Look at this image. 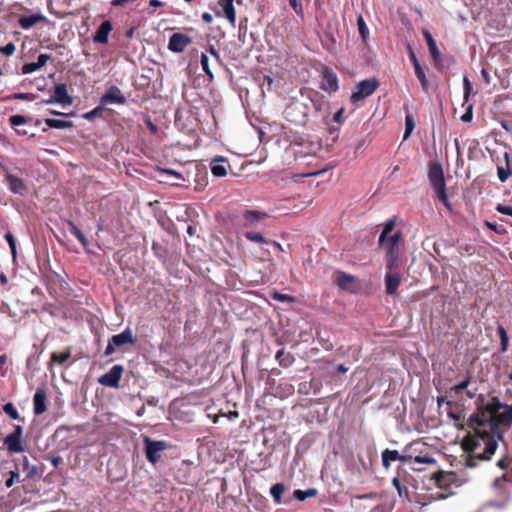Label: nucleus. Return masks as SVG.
<instances>
[{"instance_id":"f257e3e1","label":"nucleus","mask_w":512,"mask_h":512,"mask_svg":"<svg viewBox=\"0 0 512 512\" xmlns=\"http://www.w3.org/2000/svg\"><path fill=\"white\" fill-rule=\"evenodd\" d=\"M474 403L475 411L468 419L469 427H488L491 432H496L499 426L512 424V404L504 405L497 396L487 398L484 394H479Z\"/></svg>"},{"instance_id":"f03ea898","label":"nucleus","mask_w":512,"mask_h":512,"mask_svg":"<svg viewBox=\"0 0 512 512\" xmlns=\"http://www.w3.org/2000/svg\"><path fill=\"white\" fill-rule=\"evenodd\" d=\"M472 429L474 430V434L472 436L465 437L462 441L463 450L470 454L466 460V466L471 468L476 466L475 459L481 461L491 460L493 454L498 448L497 439H503V435L500 432L497 433L496 438V432H491L490 430L481 428Z\"/></svg>"},{"instance_id":"7ed1b4c3","label":"nucleus","mask_w":512,"mask_h":512,"mask_svg":"<svg viewBox=\"0 0 512 512\" xmlns=\"http://www.w3.org/2000/svg\"><path fill=\"white\" fill-rule=\"evenodd\" d=\"M290 152L294 156L295 168L300 169L303 167L299 172H295L290 176L294 181L322 173V170L314 168L317 158L313 151L312 143H293V140L290 138Z\"/></svg>"},{"instance_id":"20e7f679","label":"nucleus","mask_w":512,"mask_h":512,"mask_svg":"<svg viewBox=\"0 0 512 512\" xmlns=\"http://www.w3.org/2000/svg\"><path fill=\"white\" fill-rule=\"evenodd\" d=\"M395 227V220L389 219L383 228L379 237V245L386 251V269H398L400 266V249L399 242L402 233L396 231L391 234Z\"/></svg>"},{"instance_id":"39448f33","label":"nucleus","mask_w":512,"mask_h":512,"mask_svg":"<svg viewBox=\"0 0 512 512\" xmlns=\"http://www.w3.org/2000/svg\"><path fill=\"white\" fill-rule=\"evenodd\" d=\"M428 178L437 193L439 200L448 206V198L446 193V184L443 168L440 163L433 162L429 165Z\"/></svg>"},{"instance_id":"423d86ee","label":"nucleus","mask_w":512,"mask_h":512,"mask_svg":"<svg viewBox=\"0 0 512 512\" xmlns=\"http://www.w3.org/2000/svg\"><path fill=\"white\" fill-rule=\"evenodd\" d=\"M417 446H422L420 441H414L406 445L403 449V454L397 450L385 449L382 454V465L385 469H389L392 461H401L403 463L412 461L413 450H417Z\"/></svg>"},{"instance_id":"0eeeda50","label":"nucleus","mask_w":512,"mask_h":512,"mask_svg":"<svg viewBox=\"0 0 512 512\" xmlns=\"http://www.w3.org/2000/svg\"><path fill=\"white\" fill-rule=\"evenodd\" d=\"M143 442L146 459L153 465L159 462L162 457V452L169 447L167 442L161 440H153L148 436L143 438Z\"/></svg>"},{"instance_id":"6e6552de","label":"nucleus","mask_w":512,"mask_h":512,"mask_svg":"<svg viewBox=\"0 0 512 512\" xmlns=\"http://www.w3.org/2000/svg\"><path fill=\"white\" fill-rule=\"evenodd\" d=\"M135 342L136 338L133 336L132 331L127 328L120 334H116L111 337L104 354L105 356H110L115 353L117 348H121L125 345H134Z\"/></svg>"},{"instance_id":"1a4fd4ad","label":"nucleus","mask_w":512,"mask_h":512,"mask_svg":"<svg viewBox=\"0 0 512 512\" xmlns=\"http://www.w3.org/2000/svg\"><path fill=\"white\" fill-rule=\"evenodd\" d=\"M379 86V82L375 78L365 79L360 81L355 90L352 92L350 100L352 103H357L363 99L371 96Z\"/></svg>"},{"instance_id":"9d476101","label":"nucleus","mask_w":512,"mask_h":512,"mask_svg":"<svg viewBox=\"0 0 512 512\" xmlns=\"http://www.w3.org/2000/svg\"><path fill=\"white\" fill-rule=\"evenodd\" d=\"M320 88L329 94L335 93L339 89L337 74L328 66H322L321 68Z\"/></svg>"},{"instance_id":"9b49d317","label":"nucleus","mask_w":512,"mask_h":512,"mask_svg":"<svg viewBox=\"0 0 512 512\" xmlns=\"http://www.w3.org/2000/svg\"><path fill=\"white\" fill-rule=\"evenodd\" d=\"M22 434L23 428L20 425H17L15 426L14 431L3 439V443L10 453H19L25 450V447L21 442Z\"/></svg>"},{"instance_id":"f8f14e48","label":"nucleus","mask_w":512,"mask_h":512,"mask_svg":"<svg viewBox=\"0 0 512 512\" xmlns=\"http://www.w3.org/2000/svg\"><path fill=\"white\" fill-rule=\"evenodd\" d=\"M124 368L122 365H114L107 373L103 374L98 382L107 387L119 388V382L123 374Z\"/></svg>"},{"instance_id":"ddd939ff","label":"nucleus","mask_w":512,"mask_h":512,"mask_svg":"<svg viewBox=\"0 0 512 512\" xmlns=\"http://www.w3.org/2000/svg\"><path fill=\"white\" fill-rule=\"evenodd\" d=\"M335 284L342 290L356 292L358 289L357 278L353 275L338 271L334 280Z\"/></svg>"},{"instance_id":"4468645a","label":"nucleus","mask_w":512,"mask_h":512,"mask_svg":"<svg viewBox=\"0 0 512 512\" xmlns=\"http://www.w3.org/2000/svg\"><path fill=\"white\" fill-rule=\"evenodd\" d=\"M191 42V37L182 33H174L169 39L168 49L175 53H182Z\"/></svg>"},{"instance_id":"2eb2a0df","label":"nucleus","mask_w":512,"mask_h":512,"mask_svg":"<svg viewBox=\"0 0 512 512\" xmlns=\"http://www.w3.org/2000/svg\"><path fill=\"white\" fill-rule=\"evenodd\" d=\"M401 275L397 269H387L385 274V291L388 295H395L401 283Z\"/></svg>"},{"instance_id":"dca6fc26","label":"nucleus","mask_w":512,"mask_h":512,"mask_svg":"<svg viewBox=\"0 0 512 512\" xmlns=\"http://www.w3.org/2000/svg\"><path fill=\"white\" fill-rule=\"evenodd\" d=\"M101 104H120L126 103V97L117 86H110L106 93L100 99Z\"/></svg>"},{"instance_id":"f3484780","label":"nucleus","mask_w":512,"mask_h":512,"mask_svg":"<svg viewBox=\"0 0 512 512\" xmlns=\"http://www.w3.org/2000/svg\"><path fill=\"white\" fill-rule=\"evenodd\" d=\"M433 479L439 488L446 490L457 482V475L455 472L439 471L434 474Z\"/></svg>"},{"instance_id":"a211bd4d","label":"nucleus","mask_w":512,"mask_h":512,"mask_svg":"<svg viewBox=\"0 0 512 512\" xmlns=\"http://www.w3.org/2000/svg\"><path fill=\"white\" fill-rule=\"evenodd\" d=\"M47 395L43 388H38L33 397V411L35 415L43 414L46 409Z\"/></svg>"},{"instance_id":"6ab92c4d","label":"nucleus","mask_w":512,"mask_h":512,"mask_svg":"<svg viewBox=\"0 0 512 512\" xmlns=\"http://www.w3.org/2000/svg\"><path fill=\"white\" fill-rule=\"evenodd\" d=\"M54 100L61 105H72L73 98L67 92V85L65 83L57 84L54 87Z\"/></svg>"},{"instance_id":"aec40b11","label":"nucleus","mask_w":512,"mask_h":512,"mask_svg":"<svg viewBox=\"0 0 512 512\" xmlns=\"http://www.w3.org/2000/svg\"><path fill=\"white\" fill-rule=\"evenodd\" d=\"M20 466L25 472V478L22 481L35 479L37 477H40L41 472L39 470V467L35 464L30 463V460L27 456H23L20 460Z\"/></svg>"},{"instance_id":"412c9836","label":"nucleus","mask_w":512,"mask_h":512,"mask_svg":"<svg viewBox=\"0 0 512 512\" xmlns=\"http://www.w3.org/2000/svg\"><path fill=\"white\" fill-rule=\"evenodd\" d=\"M113 26L109 20L103 21L98 27L97 31L93 36V41L95 43L106 44L108 42V36L112 31Z\"/></svg>"},{"instance_id":"4be33fe9","label":"nucleus","mask_w":512,"mask_h":512,"mask_svg":"<svg viewBox=\"0 0 512 512\" xmlns=\"http://www.w3.org/2000/svg\"><path fill=\"white\" fill-rule=\"evenodd\" d=\"M6 181L11 192L19 195H24L26 193L27 186L25 182L22 179L18 178L17 176L11 173H7Z\"/></svg>"},{"instance_id":"5701e85b","label":"nucleus","mask_w":512,"mask_h":512,"mask_svg":"<svg viewBox=\"0 0 512 512\" xmlns=\"http://www.w3.org/2000/svg\"><path fill=\"white\" fill-rule=\"evenodd\" d=\"M423 36L426 40L429 52L431 56L433 57L435 62L440 61L441 59V53L437 47L436 41L433 38L432 34L428 30H423Z\"/></svg>"},{"instance_id":"b1692460","label":"nucleus","mask_w":512,"mask_h":512,"mask_svg":"<svg viewBox=\"0 0 512 512\" xmlns=\"http://www.w3.org/2000/svg\"><path fill=\"white\" fill-rule=\"evenodd\" d=\"M46 18L41 13H36L28 16H22L19 18V25L23 29H29L37 23L44 21Z\"/></svg>"},{"instance_id":"393cba45","label":"nucleus","mask_w":512,"mask_h":512,"mask_svg":"<svg viewBox=\"0 0 512 512\" xmlns=\"http://www.w3.org/2000/svg\"><path fill=\"white\" fill-rule=\"evenodd\" d=\"M226 160L223 157H216L210 163V169L215 177H223L227 174L224 163Z\"/></svg>"},{"instance_id":"a878e982","label":"nucleus","mask_w":512,"mask_h":512,"mask_svg":"<svg viewBox=\"0 0 512 512\" xmlns=\"http://www.w3.org/2000/svg\"><path fill=\"white\" fill-rule=\"evenodd\" d=\"M220 6L222 7V12L224 16L229 20V22L234 25L236 20V13L233 6V0H220Z\"/></svg>"},{"instance_id":"bb28decb","label":"nucleus","mask_w":512,"mask_h":512,"mask_svg":"<svg viewBox=\"0 0 512 512\" xmlns=\"http://www.w3.org/2000/svg\"><path fill=\"white\" fill-rule=\"evenodd\" d=\"M267 215L264 212L256 211V210H246L243 214V218L246 221L245 226H254L261 219L265 218Z\"/></svg>"},{"instance_id":"cd10ccee","label":"nucleus","mask_w":512,"mask_h":512,"mask_svg":"<svg viewBox=\"0 0 512 512\" xmlns=\"http://www.w3.org/2000/svg\"><path fill=\"white\" fill-rule=\"evenodd\" d=\"M421 444V447H424V444ZM419 447L420 446H417V450H413L412 460L418 464H435L436 460L429 454H422V451L419 449Z\"/></svg>"},{"instance_id":"c85d7f7f","label":"nucleus","mask_w":512,"mask_h":512,"mask_svg":"<svg viewBox=\"0 0 512 512\" xmlns=\"http://www.w3.org/2000/svg\"><path fill=\"white\" fill-rule=\"evenodd\" d=\"M471 379H472V376L468 373L465 376L464 380H462L460 383L451 387L450 390L447 391V393L450 396H457V395L461 394L462 391H464L468 388L469 384L471 383Z\"/></svg>"},{"instance_id":"c756f323","label":"nucleus","mask_w":512,"mask_h":512,"mask_svg":"<svg viewBox=\"0 0 512 512\" xmlns=\"http://www.w3.org/2000/svg\"><path fill=\"white\" fill-rule=\"evenodd\" d=\"M44 122L49 128L54 129L72 128L74 126L72 121L59 120L53 118H46Z\"/></svg>"},{"instance_id":"7c9ffc66","label":"nucleus","mask_w":512,"mask_h":512,"mask_svg":"<svg viewBox=\"0 0 512 512\" xmlns=\"http://www.w3.org/2000/svg\"><path fill=\"white\" fill-rule=\"evenodd\" d=\"M497 333L500 338V350L502 353H505L509 349V337L507 331L502 325H498Z\"/></svg>"},{"instance_id":"2f4dec72","label":"nucleus","mask_w":512,"mask_h":512,"mask_svg":"<svg viewBox=\"0 0 512 512\" xmlns=\"http://www.w3.org/2000/svg\"><path fill=\"white\" fill-rule=\"evenodd\" d=\"M67 226L69 232L74 235L84 247H86L88 245V240L81 230L71 221L67 222Z\"/></svg>"},{"instance_id":"473e14b6","label":"nucleus","mask_w":512,"mask_h":512,"mask_svg":"<svg viewBox=\"0 0 512 512\" xmlns=\"http://www.w3.org/2000/svg\"><path fill=\"white\" fill-rule=\"evenodd\" d=\"M415 75L420 81L421 87L425 92H428L429 90V82L425 75V71L422 68L421 64H417L416 67H414Z\"/></svg>"},{"instance_id":"72a5a7b5","label":"nucleus","mask_w":512,"mask_h":512,"mask_svg":"<svg viewBox=\"0 0 512 512\" xmlns=\"http://www.w3.org/2000/svg\"><path fill=\"white\" fill-rule=\"evenodd\" d=\"M285 490L286 486L283 483H276L271 487L270 493L275 503H280L281 497Z\"/></svg>"},{"instance_id":"f704fd0d","label":"nucleus","mask_w":512,"mask_h":512,"mask_svg":"<svg viewBox=\"0 0 512 512\" xmlns=\"http://www.w3.org/2000/svg\"><path fill=\"white\" fill-rule=\"evenodd\" d=\"M316 495H317V490L315 488H309L305 491L298 489L293 492V496L295 497V499H297L299 501H304L307 498L314 497Z\"/></svg>"},{"instance_id":"c9c22d12","label":"nucleus","mask_w":512,"mask_h":512,"mask_svg":"<svg viewBox=\"0 0 512 512\" xmlns=\"http://www.w3.org/2000/svg\"><path fill=\"white\" fill-rule=\"evenodd\" d=\"M505 159H506V168L504 167H498L497 168V175H498V178L501 182H505L507 181V179L509 178L510 174H511V171H510V168H509V155L508 153H505Z\"/></svg>"},{"instance_id":"e433bc0d","label":"nucleus","mask_w":512,"mask_h":512,"mask_svg":"<svg viewBox=\"0 0 512 512\" xmlns=\"http://www.w3.org/2000/svg\"><path fill=\"white\" fill-rule=\"evenodd\" d=\"M357 26H358V31H359V34H360L362 40L364 42H366L367 38L369 36V30H368L365 20L361 14L358 15V17H357Z\"/></svg>"},{"instance_id":"4c0bfd02","label":"nucleus","mask_w":512,"mask_h":512,"mask_svg":"<svg viewBox=\"0 0 512 512\" xmlns=\"http://www.w3.org/2000/svg\"><path fill=\"white\" fill-rule=\"evenodd\" d=\"M71 357V350L68 348L65 352L59 354L56 352H53L51 354V361L58 363V364H64L67 360H69Z\"/></svg>"},{"instance_id":"58836bf2","label":"nucleus","mask_w":512,"mask_h":512,"mask_svg":"<svg viewBox=\"0 0 512 512\" xmlns=\"http://www.w3.org/2000/svg\"><path fill=\"white\" fill-rule=\"evenodd\" d=\"M31 120H32L31 117H26V116L17 114V115L10 116L9 123L13 127H19L21 125L29 123Z\"/></svg>"},{"instance_id":"ea45409f","label":"nucleus","mask_w":512,"mask_h":512,"mask_svg":"<svg viewBox=\"0 0 512 512\" xmlns=\"http://www.w3.org/2000/svg\"><path fill=\"white\" fill-rule=\"evenodd\" d=\"M9 478L5 481V486L7 488H11L16 482L20 481V475H19V467L16 465L14 470H11L9 473Z\"/></svg>"},{"instance_id":"a19ab883","label":"nucleus","mask_w":512,"mask_h":512,"mask_svg":"<svg viewBox=\"0 0 512 512\" xmlns=\"http://www.w3.org/2000/svg\"><path fill=\"white\" fill-rule=\"evenodd\" d=\"M415 127V122L413 119V116L410 114H407L405 117V133H404V139H407L409 135L412 133Z\"/></svg>"},{"instance_id":"79ce46f5","label":"nucleus","mask_w":512,"mask_h":512,"mask_svg":"<svg viewBox=\"0 0 512 512\" xmlns=\"http://www.w3.org/2000/svg\"><path fill=\"white\" fill-rule=\"evenodd\" d=\"M3 411L5 414H7L10 418L17 420L20 418V415L14 405L12 403H7L3 406Z\"/></svg>"},{"instance_id":"37998d69","label":"nucleus","mask_w":512,"mask_h":512,"mask_svg":"<svg viewBox=\"0 0 512 512\" xmlns=\"http://www.w3.org/2000/svg\"><path fill=\"white\" fill-rule=\"evenodd\" d=\"M245 237L253 242L264 243L265 238L259 232H246Z\"/></svg>"},{"instance_id":"c03bdc74","label":"nucleus","mask_w":512,"mask_h":512,"mask_svg":"<svg viewBox=\"0 0 512 512\" xmlns=\"http://www.w3.org/2000/svg\"><path fill=\"white\" fill-rule=\"evenodd\" d=\"M200 63H201V66H202L204 72L206 73V75L209 76L212 79L213 78V74H212V72H211V70L209 68V63H208L207 55H205V54L201 55Z\"/></svg>"},{"instance_id":"a18cd8bd","label":"nucleus","mask_w":512,"mask_h":512,"mask_svg":"<svg viewBox=\"0 0 512 512\" xmlns=\"http://www.w3.org/2000/svg\"><path fill=\"white\" fill-rule=\"evenodd\" d=\"M40 69L37 65V62H30V63H25L23 66H22V73L23 74H30L36 70Z\"/></svg>"},{"instance_id":"49530a36","label":"nucleus","mask_w":512,"mask_h":512,"mask_svg":"<svg viewBox=\"0 0 512 512\" xmlns=\"http://www.w3.org/2000/svg\"><path fill=\"white\" fill-rule=\"evenodd\" d=\"M5 239L7 240L9 247L11 249L12 255L15 258L16 257V241L14 236L11 233H7L5 235Z\"/></svg>"},{"instance_id":"de8ad7c7","label":"nucleus","mask_w":512,"mask_h":512,"mask_svg":"<svg viewBox=\"0 0 512 512\" xmlns=\"http://www.w3.org/2000/svg\"><path fill=\"white\" fill-rule=\"evenodd\" d=\"M0 52L6 56H10L15 52V45L12 42L7 43L5 46L0 47Z\"/></svg>"},{"instance_id":"09e8293b","label":"nucleus","mask_w":512,"mask_h":512,"mask_svg":"<svg viewBox=\"0 0 512 512\" xmlns=\"http://www.w3.org/2000/svg\"><path fill=\"white\" fill-rule=\"evenodd\" d=\"M495 209L497 212H499L501 214L512 216V207L511 206L498 204Z\"/></svg>"},{"instance_id":"8fccbe9b","label":"nucleus","mask_w":512,"mask_h":512,"mask_svg":"<svg viewBox=\"0 0 512 512\" xmlns=\"http://www.w3.org/2000/svg\"><path fill=\"white\" fill-rule=\"evenodd\" d=\"M463 86H464V98H465V100H467L472 91V85L467 77H464V79H463Z\"/></svg>"},{"instance_id":"3c124183","label":"nucleus","mask_w":512,"mask_h":512,"mask_svg":"<svg viewBox=\"0 0 512 512\" xmlns=\"http://www.w3.org/2000/svg\"><path fill=\"white\" fill-rule=\"evenodd\" d=\"M102 113V108L101 107H97L89 112H87L86 114H84V118L87 119V120H92L94 119L96 116L100 115Z\"/></svg>"},{"instance_id":"603ef678","label":"nucleus","mask_w":512,"mask_h":512,"mask_svg":"<svg viewBox=\"0 0 512 512\" xmlns=\"http://www.w3.org/2000/svg\"><path fill=\"white\" fill-rule=\"evenodd\" d=\"M473 118V106L469 105L465 113L461 116L463 122H470Z\"/></svg>"},{"instance_id":"864d4df0","label":"nucleus","mask_w":512,"mask_h":512,"mask_svg":"<svg viewBox=\"0 0 512 512\" xmlns=\"http://www.w3.org/2000/svg\"><path fill=\"white\" fill-rule=\"evenodd\" d=\"M512 464L511 458H503L497 462V466L503 470L509 469Z\"/></svg>"},{"instance_id":"5fc2aeb1","label":"nucleus","mask_w":512,"mask_h":512,"mask_svg":"<svg viewBox=\"0 0 512 512\" xmlns=\"http://www.w3.org/2000/svg\"><path fill=\"white\" fill-rule=\"evenodd\" d=\"M308 204V201H301L299 204L293 205V207H290V210H292L293 213H299L302 211Z\"/></svg>"},{"instance_id":"6e6d98bb","label":"nucleus","mask_w":512,"mask_h":512,"mask_svg":"<svg viewBox=\"0 0 512 512\" xmlns=\"http://www.w3.org/2000/svg\"><path fill=\"white\" fill-rule=\"evenodd\" d=\"M484 224H485V226L488 229H490V230H492V231H494V232H496L498 234H500V233H502L504 231V229H502L501 227H498V225L495 224V223H492V222H489V221H485Z\"/></svg>"},{"instance_id":"4d7b16f0","label":"nucleus","mask_w":512,"mask_h":512,"mask_svg":"<svg viewBox=\"0 0 512 512\" xmlns=\"http://www.w3.org/2000/svg\"><path fill=\"white\" fill-rule=\"evenodd\" d=\"M50 59V55L48 54H40L37 59V65L39 68L43 67L47 61Z\"/></svg>"},{"instance_id":"13d9d810","label":"nucleus","mask_w":512,"mask_h":512,"mask_svg":"<svg viewBox=\"0 0 512 512\" xmlns=\"http://www.w3.org/2000/svg\"><path fill=\"white\" fill-rule=\"evenodd\" d=\"M321 383L317 380H311L309 382V389L312 390L314 394H317L320 390Z\"/></svg>"},{"instance_id":"bf43d9fd","label":"nucleus","mask_w":512,"mask_h":512,"mask_svg":"<svg viewBox=\"0 0 512 512\" xmlns=\"http://www.w3.org/2000/svg\"><path fill=\"white\" fill-rule=\"evenodd\" d=\"M14 99H20V100H33L35 96L33 94L29 93H18L13 96Z\"/></svg>"},{"instance_id":"052dcab7","label":"nucleus","mask_w":512,"mask_h":512,"mask_svg":"<svg viewBox=\"0 0 512 512\" xmlns=\"http://www.w3.org/2000/svg\"><path fill=\"white\" fill-rule=\"evenodd\" d=\"M290 6L297 14L302 15V5L297 0H290Z\"/></svg>"},{"instance_id":"680f3d73","label":"nucleus","mask_w":512,"mask_h":512,"mask_svg":"<svg viewBox=\"0 0 512 512\" xmlns=\"http://www.w3.org/2000/svg\"><path fill=\"white\" fill-rule=\"evenodd\" d=\"M444 403H446L448 406H453L455 403L450 400H446L445 396H438L437 397V405L440 408Z\"/></svg>"},{"instance_id":"e2e57ef3","label":"nucleus","mask_w":512,"mask_h":512,"mask_svg":"<svg viewBox=\"0 0 512 512\" xmlns=\"http://www.w3.org/2000/svg\"><path fill=\"white\" fill-rule=\"evenodd\" d=\"M392 484L397 489L399 494L402 495L403 486H402V483H401L400 479L398 477H394L392 479Z\"/></svg>"},{"instance_id":"0e129e2a","label":"nucleus","mask_w":512,"mask_h":512,"mask_svg":"<svg viewBox=\"0 0 512 512\" xmlns=\"http://www.w3.org/2000/svg\"><path fill=\"white\" fill-rule=\"evenodd\" d=\"M284 348L280 349L277 353H276V359L279 360V363L283 366H286L287 364L284 363L285 361V358H284Z\"/></svg>"},{"instance_id":"69168bd1","label":"nucleus","mask_w":512,"mask_h":512,"mask_svg":"<svg viewBox=\"0 0 512 512\" xmlns=\"http://www.w3.org/2000/svg\"><path fill=\"white\" fill-rule=\"evenodd\" d=\"M298 390L300 393L308 394L310 392L309 382L300 383Z\"/></svg>"},{"instance_id":"338daca9","label":"nucleus","mask_w":512,"mask_h":512,"mask_svg":"<svg viewBox=\"0 0 512 512\" xmlns=\"http://www.w3.org/2000/svg\"><path fill=\"white\" fill-rule=\"evenodd\" d=\"M343 114H344V108H341L339 109L333 116V119L335 122L337 123H341L342 119H343Z\"/></svg>"},{"instance_id":"774afa93","label":"nucleus","mask_w":512,"mask_h":512,"mask_svg":"<svg viewBox=\"0 0 512 512\" xmlns=\"http://www.w3.org/2000/svg\"><path fill=\"white\" fill-rule=\"evenodd\" d=\"M338 131H339V127H336V128L330 127L329 128V134L331 135L332 142H335L338 139Z\"/></svg>"}]
</instances>
